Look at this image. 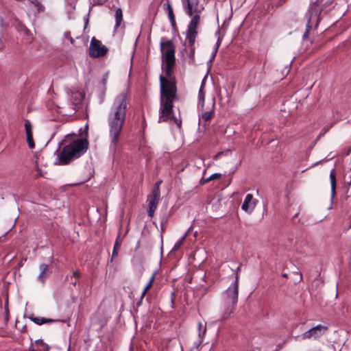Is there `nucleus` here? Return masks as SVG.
<instances>
[{
	"instance_id": "obj_1",
	"label": "nucleus",
	"mask_w": 351,
	"mask_h": 351,
	"mask_svg": "<svg viewBox=\"0 0 351 351\" xmlns=\"http://www.w3.org/2000/svg\"><path fill=\"white\" fill-rule=\"evenodd\" d=\"M127 101L126 93L123 92L117 95L108 116L110 146L114 152H117L120 147L123 128L126 118Z\"/></svg>"
},
{
	"instance_id": "obj_2",
	"label": "nucleus",
	"mask_w": 351,
	"mask_h": 351,
	"mask_svg": "<svg viewBox=\"0 0 351 351\" xmlns=\"http://www.w3.org/2000/svg\"><path fill=\"white\" fill-rule=\"evenodd\" d=\"M89 143L86 138H80L71 141L64 146L58 155L55 164L60 165H69L71 161L79 158L84 154L88 149Z\"/></svg>"
},
{
	"instance_id": "obj_3",
	"label": "nucleus",
	"mask_w": 351,
	"mask_h": 351,
	"mask_svg": "<svg viewBox=\"0 0 351 351\" xmlns=\"http://www.w3.org/2000/svg\"><path fill=\"white\" fill-rule=\"evenodd\" d=\"M89 143L86 138H80L71 141L64 146L58 155L55 164L60 165H69L71 161L79 158L84 154L88 149Z\"/></svg>"
},
{
	"instance_id": "obj_4",
	"label": "nucleus",
	"mask_w": 351,
	"mask_h": 351,
	"mask_svg": "<svg viewBox=\"0 0 351 351\" xmlns=\"http://www.w3.org/2000/svg\"><path fill=\"white\" fill-rule=\"evenodd\" d=\"M239 295L238 275L235 276L234 282L225 291L223 294V311L221 315L222 319H228L231 313L236 309Z\"/></svg>"
},
{
	"instance_id": "obj_5",
	"label": "nucleus",
	"mask_w": 351,
	"mask_h": 351,
	"mask_svg": "<svg viewBox=\"0 0 351 351\" xmlns=\"http://www.w3.org/2000/svg\"><path fill=\"white\" fill-rule=\"evenodd\" d=\"M173 100H165L160 97V108L159 110L158 122H167L169 120H173L177 126L180 128L182 126V120L178 119L173 114Z\"/></svg>"
},
{
	"instance_id": "obj_6",
	"label": "nucleus",
	"mask_w": 351,
	"mask_h": 351,
	"mask_svg": "<svg viewBox=\"0 0 351 351\" xmlns=\"http://www.w3.org/2000/svg\"><path fill=\"white\" fill-rule=\"evenodd\" d=\"M161 97L165 100H173L176 98V82L165 79L162 75L160 76Z\"/></svg>"
},
{
	"instance_id": "obj_7",
	"label": "nucleus",
	"mask_w": 351,
	"mask_h": 351,
	"mask_svg": "<svg viewBox=\"0 0 351 351\" xmlns=\"http://www.w3.org/2000/svg\"><path fill=\"white\" fill-rule=\"evenodd\" d=\"M160 47L163 62H176V47L172 40L162 37L160 40Z\"/></svg>"
},
{
	"instance_id": "obj_8",
	"label": "nucleus",
	"mask_w": 351,
	"mask_h": 351,
	"mask_svg": "<svg viewBox=\"0 0 351 351\" xmlns=\"http://www.w3.org/2000/svg\"><path fill=\"white\" fill-rule=\"evenodd\" d=\"M108 49L101 45L100 40H97L95 37H93L90 43L88 49V55L90 58H96L106 56L108 53Z\"/></svg>"
},
{
	"instance_id": "obj_9",
	"label": "nucleus",
	"mask_w": 351,
	"mask_h": 351,
	"mask_svg": "<svg viewBox=\"0 0 351 351\" xmlns=\"http://www.w3.org/2000/svg\"><path fill=\"white\" fill-rule=\"evenodd\" d=\"M321 12L322 10L319 8L318 1H315V2L311 3L306 13L308 16V27H311V23L313 20H316L317 23L319 21V15Z\"/></svg>"
},
{
	"instance_id": "obj_10",
	"label": "nucleus",
	"mask_w": 351,
	"mask_h": 351,
	"mask_svg": "<svg viewBox=\"0 0 351 351\" xmlns=\"http://www.w3.org/2000/svg\"><path fill=\"white\" fill-rule=\"evenodd\" d=\"M185 12L192 16L195 13H200L201 10L199 9V0H181Z\"/></svg>"
},
{
	"instance_id": "obj_11",
	"label": "nucleus",
	"mask_w": 351,
	"mask_h": 351,
	"mask_svg": "<svg viewBox=\"0 0 351 351\" xmlns=\"http://www.w3.org/2000/svg\"><path fill=\"white\" fill-rule=\"evenodd\" d=\"M256 199H253L252 194H247L241 206V208L247 213H252L256 206Z\"/></svg>"
},
{
	"instance_id": "obj_12",
	"label": "nucleus",
	"mask_w": 351,
	"mask_h": 351,
	"mask_svg": "<svg viewBox=\"0 0 351 351\" xmlns=\"http://www.w3.org/2000/svg\"><path fill=\"white\" fill-rule=\"evenodd\" d=\"M25 133L27 136V142L28 147L33 149L35 147V143L33 138L32 126L29 120H26L25 123Z\"/></svg>"
},
{
	"instance_id": "obj_13",
	"label": "nucleus",
	"mask_w": 351,
	"mask_h": 351,
	"mask_svg": "<svg viewBox=\"0 0 351 351\" xmlns=\"http://www.w3.org/2000/svg\"><path fill=\"white\" fill-rule=\"evenodd\" d=\"M200 13H195L192 16L191 20L190 21L186 31L197 32V25L200 22Z\"/></svg>"
},
{
	"instance_id": "obj_14",
	"label": "nucleus",
	"mask_w": 351,
	"mask_h": 351,
	"mask_svg": "<svg viewBox=\"0 0 351 351\" xmlns=\"http://www.w3.org/2000/svg\"><path fill=\"white\" fill-rule=\"evenodd\" d=\"M198 32H186V39L184 45L189 47H195V43Z\"/></svg>"
},
{
	"instance_id": "obj_15",
	"label": "nucleus",
	"mask_w": 351,
	"mask_h": 351,
	"mask_svg": "<svg viewBox=\"0 0 351 351\" xmlns=\"http://www.w3.org/2000/svg\"><path fill=\"white\" fill-rule=\"evenodd\" d=\"M28 318L38 325H42L43 324H49L58 321L49 318L35 317L34 315H30Z\"/></svg>"
},
{
	"instance_id": "obj_16",
	"label": "nucleus",
	"mask_w": 351,
	"mask_h": 351,
	"mask_svg": "<svg viewBox=\"0 0 351 351\" xmlns=\"http://www.w3.org/2000/svg\"><path fill=\"white\" fill-rule=\"evenodd\" d=\"M311 329V332L313 333V337L315 339H317L325 333V332L328 330V327L321 325V324H319L316 326L313 327Z\"/></svg>"
},
{
	"instance_id": "obj_17",
	"label": "nucleus",
	"mask_w": 351,
	"mask_h": 351,
	"mask_svg": "<svg viewBox=\"0 0 351 351\" xmlns=\"http://www.w3.org/2000/svg\"><path fill=\"white\" fill-rule=\"evenodd\" d=\"M330 184H331L332 197H333L335 195V189H336V185H337L336 174H335V169H332V171L330 173Z\"/></svg>"
},
{
	"instance_id": "obj_18",
	"label": "nucleus",
	"mask_w": 351,
	"mask_h": 351,
	"mask_svg": "<svg viewBox=\"0 0 351 351\" xmlns=\"http://www.w3.org/2000/svg\"><path fill=\"white\" fill-rule=\"evenodd\" d=\"M123 21V12L121 8H117L115 10V25L114 29H117L121 25Z\"/></svg>"
},
{
	"instance_id": "obj_19",
	"label": "nucleus",
	"mask_w": 351,
	"mask_h": 351,
	"mask_svg": "<svg viewBox=\"0 0 351 351\" xmlns=\"http://www.w3.org/2000/svg\"><path fill=\"white\" fill-rule=\"evenodd\" d=\"M35 346L38 351H49V346L45 343L43 339H38L35 341Z\"/></svg>"
},
{
	"instance_id": "obj_20",
	"label": "nucleus",
	"mask_w": 351,
	"mask_h": 351,
	"mask_svg": "<svg viewBox=\"0 0 351 351\" xmlns=\"http://www.w3.org/2000/svg\"><path fill=\"white\" fill-rule=\"evenodd\" d=\"M215 102L213 103L212 109L208 111L204 112L202 114V119L204 121H209L214 115Z\"/></svg>"
},
{
	"instance_id": "obj_21",
	"label": "nucleus",
	"mask_w": 351,
	"mask_h": 351,
	"mask_svg": "<svg viewBox=\"0 0 351 351\" xmlns=\"http://www.w3.org/2000/svg\"><path fill=\"white\" fill-rule=\"evenodd\" d=\"M48 269H49V265H47V264L43 263L40 265V272L38 277V278L40 281H41V282L45 281V273L48 270Z\"/></svg>"
},
{
	"instance_id": "obj_22",
	"label": "nucleus",
	"mask_w": 351,
	"mask_h": 351,
	"mask_svg": "<svg viewBox=\"0 0 351 351\" xmlns=\"http://www.w3.org/2000/svg\"><path fill=\"white\" fill-rule=\"evenodd\" d=\"M221 177V174L220 173H213L210 176H209L208 178L206 179H201L200 180V182H199V184L203 185L211 180H216V179H218V178H220Z\"/></svg>"
},
{
	"instance_id": "obj_23",
	"label": "nucleus",
	"mask_w": 351,
	"mask_h": 351,
	"mask_svg": "<svg viewBox=\"0 0 351 351\" xmlns=\"http://www.w3.org/2000/svg\"><path fill=\"white\" fill-rule=\"evenodd\" d=\"M165 64V73L167 76L170 77L172 73L173 68L176 62H164Z\"/></svg>"
},
{
	"instance_id": "obj_24",
	"label": "nucleus",
	"mask_w": 351,
	"mask_h": 351,
	"mask_svg": "<svg viewBox=\"0 0 351 351\" xmlns=\"http://www.w3.org/2000/svg\"><path fill=\"white\" fill-rule=\"evenodd\" d=\"M203 88H204V84L202 83V86L199 90V93H198V98H199V101L201 102L202 110H203V108L204 106V99H205V93H204Z\"/></svg>"
},
{
	"instance_id": "obj_25",
	"label": "nucleus",
	"mask_w": 351,
	"mask_h": 351,
	"mask_svg": "<svg viewBox=\"0 0 351 351\" xmlns=\"http://www.w3.org/2000/svg\"><path fill=\"white\" fill-rule=\"evenodd\" d=\"M189 63L193 64L195 62V47H189Z\"/></svg>"
},
{
	"instance_id": "obj_26",
	"label": "nucleus",
	"mask_w": 351,
	"mask_h": 351,
	"mask_svg": "<svg viewBox=\"0 0 351 351\" xmlns=\"http://www.w3.org/2000/svg\"><path fill=\"white\" fill-rule=\"evenodd\" d=\"M121 230L120 229L118 232L116 241L114 242V247L120 249L123 239L121 237Z\"/></svg>"
},
{
	"instance_id": "obj_27",
	"label": "nucleus",
	"mask_w": 351,
	"mask_h": 351,
	"mask_svg": "<svg viewBox=\"0 0 351 351\" xmlns=\"http://www.w3.org/2000/svg\"><path fill=\"white\" fill-rule=\"evenodd\" d=\"M159 200H160L159 197L154 198V197L150 196L148 206H154V207L157 208V205L158 204Z\"/></svg>"
},
{
	"instance_id": "obj_28",
	"label": "nucleus",
	"mask_w": 351,
	"mask_h": 351,
	"mask_svg": "<svg viewBox=\"0 0 351 351\" xmlns=\"http://www.w3.org/2000/svg\"><path fill=\"white\" fill-rule=\"evenodd\" d=\"M168 17L170 21L171 25L173 28H175L176 27V22L173 12H170V13H168Z\"/></svg>"
},
{
	"instance_id": "obj_29",
	"label": "nucleus",
	"mask_w": 351,
	"mask_h": 351,
	"mask_svg": "<svg viewBox=\"0 0 351 351\" xmlns=\"http://www.w3.org/2000/svg\"><path fill=\"white\" fill-rule=\"evenodd\" d=\"M331 128V125L330 126H325L322 130V131L320 132L319 134L318 135V136L317 137V138L315 139V143L317 142L320 138L324 136L329 130L330 128Z\"/></svg>"
},
{
	"instance_id": "obj_30",
	"label": "nucleus",
	"mask_w": 351,
	"mask_h": 351,
	"mask_svg": "<svg viewBox=\"0 0 351 351\" xmlns=\"http://www.w3.org/2000/svg\"><path fill=\"white\" fill-rule=\"evenodd\" d=\"M151 196L154 197V198H156V197H159L160 198V188L154 187V189L152 191Z\"/></svg>"
},
{
	"instance_id": "obj_31",
	"label": "nucleus",
	"mask_w": 351,
	"mask_h": 351,
	"mask_svg": "<svg viewBox=\"0 0 351 351\" xmlns=\"http://www.w3.org/2000/svg\"><path fill=\"white\" fill-rule=\"evenodd\" d=\"M311 337H313V333L311 332V329L306 331L305 332L303 333L302 335V339H310Z\"/></svg>"
},
{
	"instance_id": "obj_32",
	"label": "nucleus",
	"mask_w": 351,
	"mask_h": 351,
	"mask_svg": "<svg viewBox=\"0 0 351 351\" xmlns=\"http://www.w3.org/2000/svg\"><path fill=\"white\" fill-rule=\"evenodd\" d=\"M221 40H222V38L220 36H219L218 39L217 40V43H216L215 49V51L213 52V57H215V56H216V53H217V52L218 51V49H219V46L221 45Z\"/></svg>"
},
{
	"instance_id": "obj_33",
	"label": "nucleus",
	"mask_w": 351,
	"mask_h": 351,
	"mask_svg": "<svg viewBox=\"0 0 351 351\" xmlns=\"http://www.w3.org/2000/svg\"><path fill=\"white\" fill-rule=\"evenodd\" d=\"M156 209V208L154 207V206H148L147 214L149 217H152L154 216Z\"/></svg>"
},
{
	"instance_id": "obj_34",
	"label": "nucleus",
	"mask_w": 351,
	"mask_h": 351,
	"mask_svg": "<svg viewBox=\"0 0 351 351\" xmlns=\"http://www.w3.org/2000/svg\"><path fill=\"white\" fill-rule=\"evenodd\" d=\"M34 6L37 8L38 12H43L45 10V7L39 2V1H37V3H36Z\"/></svg>"
},
{
	"instance_id": "obj_35",
	"label": "nucleus",
	"mask_w": 351,
	"mask_h": 351,
	"mask_svg": "<svg viewBox=\"0 0 351 351\" xmlns=\"http://www.w3.org/2000/svg\"><path fill=\"white\" fill-rule=\"evenodd\" d=\"M34 6L37 8L38 12H43L45 10V7L39 2V1H37V3H36Z\"/></svg>"
},
{
	"instance_id": "obj_36",
	"label": "nucleus",
	"mask_w": 351,
	"mask_h": 351,
	"mask_svg": "<svg viewBox=\"0 0 351 351\" xmlns=\"http://www.w3.org/2000/svg\"><path fill=\"white\" fill-rule=\"evenodd\" d=\"M152 286V284H150L149 282L147 283V285L145 286L143 291L141 293V299H143L145 297V294L147 293V292L151 288Z\"/></svg>"
},
{
	"instance_id": "obj_37",
	"label": "nucleus",
	"mask_w": 351,
	"mask_h": 351,
	"mask_svg": "<svg viewBox=\"0 0 351 351\" xmlns=\"http://www.w3.org/2000/svg\"><path fill=\"white\" fill-rule=\"evenodd\" d=\"M183 239H184V238H183V239H182L181 240L178 241V242L174 245L173 247L172 248V251H177V250H178L180 248V247H181V245H182V240H183Z\"/></svg>"
},
{
	"instance_id": "obj_38",
	"label": "nucleus",
	"mask_w": 351,
	"mask_h": 351,
	"mask_svg": "<svg viewBox=\"0 0 351 351\" xmlns=\"http://www.w3.org/2000/svg\"><path fill=\"white\" fill-rule=\"evenodd\" d=\"M164 8L167 11V13H170V12H173L172 7L169 2L164 5Z\"/></svg>"
},
{
	"instance_id": "obj_39",
	"label": "nucleus",
	"mask_w": 351,
	"mask_h": 351,
	"mask_svg": "<svg viewBox=\"0 0 351 351\" xmlns=\"http://www.w3.org/2000/svg\"><path fill=\"white\" fill-rule=\"evenodd\" d=\"M64 36H65L66 38L69 39V40H70L71 43L73 44V43H74V40H73V38L71 37V32H65Z\"/></svg>"
},
{
	"instance_id": "obj_40",
	"label": "nucleus",
	"mask_w": 351,
	"mask_h": 351,
	"mask_svg": "<svg viewBox=\"0 0 351 351\" xmlns=\"http://www.w3.org/2000/svg\"><path fill=\"white\" fill-rule=\"evenodd\" d=\"M88 23H89V14H88L85 17H84V29L86 30V28H87V26L88 25Z\"/></svg>"
},
{
	"instance_id": "obj_41",
	"label": "nucleus",
	"mask_w": 351,
	"mask_h": 351,
	"mask_svg": "<svg viewBox=\"0 0 351 351\" xmlns=\"http://www.w3.org/2000/svg\"><path fill=\"white\" fill-rule=\"evenodd\" d=\"M80 277H81V273L78 270H77L73 272V276H71V278H79Z\"/></svg>"
},
{
	"instance_id": "obj_42",
	"label": "nucleus",
	"mask_w": 351,
	"mask_h": 351,
	"mask_svg": "<svg viewBox=\"0 0 351 351\" xmlns=\"http://www.w3.org/2000/svg\"><path fill=\"white\" fill-rule=\"evenodd\" d=\"M156 274H157V271H155L152 274V276H151V278H150V279H149V282H149L150 284H152H152H153V282H154V280H155V278H156Z\"/></svg>"
},
{
	"instance_id": "obj_43",
	"label": "nucleus",
	"mask_w": 351,
	"mask_h": 351,
	"mask_svg": "<svg viewBox=\"0 0 351 351\" xmlns=\"http://www.w3.org/2000/svg\"><path fill=\"white\" fill-rule=\"evenodd\" d=\"M119 248L113 247L111 261H112L113 257H114V256H117V254H118V251H119Z\"/></svg>"
},
{
	"instance_id": "obj_44",
	"label": "nucleus",
	"mask_w": 351,
	"mask_h": 351,
	"mask_svg": "<svg viewBox=\"0 0 351 351\" xmlns=\"http://www.w3.org/2000/svg\"><path fill=\"white\" fill-rule=\"evenodd\" d=\"M36 170L38 171V173L36 176V178H38L39 177H42L43 176L42 171H41V169L38 166L36 167Z\"/></svg>"
},
{
	"instance_id": "obj_45",
	"label": "nucleus",
	"mask_w": 351,
	"mask_h": 351,
	"mask_svg": "<svg viewBox=\"0 0 351 351\" xmlns=\"http://www.w3.org/2000/svg\"><path fill=\"white\" fill-rule=\"evenodd\" d=\"M311 29V27H308L306 26V32H304V35H303V38L305 39L307 36H308V32L310 31V29Z\"/></svg>"
},
{
	"instance_id": "obj_46",
	"label": "nucleus",
	"mask_w": 351,
	"mask_h": 351,
	"mask_svg": "<svg viewBox=\"0 0 351 351\" xmlns=\"http://www.w3.org/2000/svg\"><path fill=\"white\" fill-rule=\"evenodd\" d=\"M241 271V265H239L237 269H236V273H235V276H237V275H238V280H239V272Z\"/></svg>"
},
{
	"instance_id": "obj_47",
	"label": "nucleus",
	"mask_w": 351,
	"mask_h": 351,
	"mask_svg": "<svg viewBox=\"0 0 351 351\" xmlns=\"http://www.w3.org/2000/svg\"><path fill=\"white\" fill-rule=\"evenodd\" d=\"M29 351H38V348H34V343H32L31 346L29 347Z\"/></svg>"
},
{
	"instance_id": "obj_48",
	"label": "nucleus",
	"mask_w": 351,
	"mask_h": 351,
	"mask_svg": "<svg viewBox=\"0 0 351 351\" xmlns=\"http://www.w3.org/2000/svg\"><path fill=\"white\" fill-rule=\"evenodd\" d=\"M162 181L160 180V181H158L155 184H154V187H158V188H160V184H161Z\"/></svg>"
},
{
	"instance_id": "obj_49",
	"label": "nucleus",
	"mask_w": 351,
	"mask_h": 351,
	"mask_svg": "<svg viewBox=\"0 0 351 351\" xmlns=\"http://www.w3.org/2000/svg\"><path fill=\"white\" fill-rule=\"evenodd\" d=\"M31 3L34 5L36 3H37V1L38 0H29Z\"/></svg>"
},
{
	"instance_id": "obj_50",
	"label": "nucleus",
	"mask_w": 351,
	"mask_h": 351,
	"mask_svg": "<svg viewBox=\"0 0 351 351\" xmlns=\"http://www.w3.org/2000/svg\"><path fill=\"white\" fill-rule=\"evenodd\" d=\"M160 238H161V251H162V243H163V239H162V234L160 235Z\"/></svg>"
},
{
	"instance_id": "obj_51",
	"label": "nucleus",
	"mask_w": 351,
	"mask_h": 351,
	"mask_svg": "<svg viewBox=\"0 0 351 351\" xmlns=\"http://www.w3.org/2000/svg\"><path fill=\"white\" fill-rule=\"evenodd\" d=\"M142 300H143V299H141V298L140 301H138V302H137L136 305H137L138 306H139L141 304V303H142Z\"/></svg>"
},
{
	"instance_id": "obj_52",
	"label": "nucleus",
	"mask_w": 351,
	"mask_h": 351,
	"mask_svg": "<svg viewBox=\"0 0 351 351\" xmlns=\"http://www.w3.org/2000/svg\"><path fill=\"white\" fill-rule=\"evenodd\" d=\"M85 130H86V135L87 136L88 135V132H87V130H88V125H85Z\"/></svg>"
},
{
	"instance_id": "obj_53",
	"label": "nucleus",
	"mask_w": 351,
	"mask_h": 351,
	"mask_svg": "<svg viewBox=\"0 0 351 351\" xmlns=\"http://www.w3.org/2000/svg\"><path fill=\"white\" fill-rule=\"evenodd\" d=\"M202 326V324L201 323H199L198 324V328H199V330H200Z\"/></svg>"
},
{
	"instance_id": "obj_54",
	"label": "nucleus",
	"mask_w": 351,
	"mask_h": 351,
	"mask_svg": "<svg viewBox=\"0 0 351 351\" xmlns=\"http://www.w3.org/2000/svg\"><path fill=\"white\" fill-rule=\"evenodd\" d=\"M215 59V57H213V54L211 55V58L210 59V62L213 61Z\"/></svg>"
},
{
	"instance_id": "obj_55",
	"label": "nucleus",
	"mask_w": 351,
	"mask_h": 351,
	"mask_svg": "<svg viewBox=\"0 0 351 351\" xmlns=\"http://www.w3.org/2000/svg\"><path fill=\"white\" fill-rule=\"evenodd\" d=\"M71 284H72L73 286H76V285H77V282H76V281L71 282Z\"/></svg>"
},
{
	"instance_id": "obj_56",
	"label": "nucleus",
	"mask_w": 351,
	"mask_h": 351,
	"mask_svg": "<svg viewBox=\"0 0 351 351\" xmlns=\"http://www.w3.org/2000/svg\"><path fill=\"white\" fill-rule=\"evenodd\" d=\"M19 265H20V266H22V265H23V263H22V261L19 263Z\"/></svg>"
},
{
	"instance_id": "obj_57",
	"label": "nucleus",
	"mask_w": 351,
	"mask_h": 351,
	"mask_svg": "<svg viewBox=\"0 0 351 351\" xmlns=\"http://www.w3.org/2000/svg\"><path fill=\"white\" fill-rule=\"evenodd\" d=\"M217 34H219V30L216 32Z\"/></svg>"
},
{
	"instance_id": "obj_58",
	"label": "nucleus",
	"mask_w": 351,
	"mask_h": 351,
	"mask_svg": "<svg viewBox=\"0 0 351 351\" xmlns=\"http://www.w3.org/2000/svg\"><path fill=\"white\" fill-rule=\"evenodd\" d=\"M283 276H284V277H287V274H283Z\"/></svg>"
},
{
	"instance_id": "obj_59",
	"label": "nucleus",
	"mask_w": 351,
	"mask_h": 351,
	"mask_svg": "<svg viewBox=\"0 0 351 351\" xmlns=\"http://www.w3.org/2000/svg\"><path fill=\"white\" fill-rule=\"evenodd\" d=\"M97 1H99V0H97Z\"/></svg>"
}]
</instances>
